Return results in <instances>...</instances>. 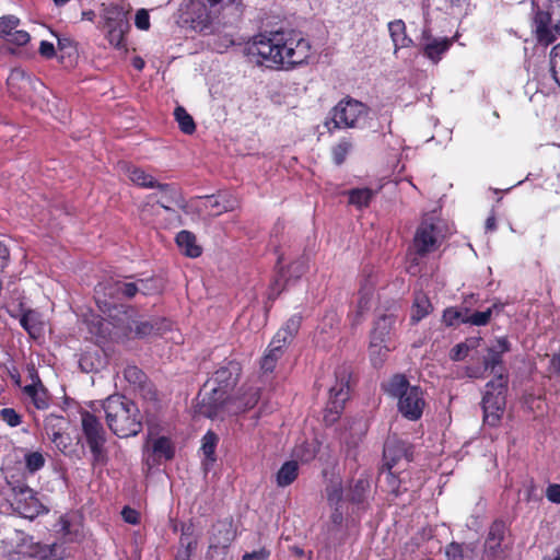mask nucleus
I'll return each instance as SVG.
<instances>
[{
    "instance_id": "nucleus-1",
    "label": "nucleus",
    "mask_w": 560,
    "mask_h": 560,
    "mask_svg": "<svg viewBox=\"0 0 560 560\" xmlns=\"http://www.w3.org/2000/svg\"><path fill=\"white\" fill-rule=\"evenodd\" d=\"M248 55L258 57L257 63L269 68L275 66L290 68L302 65L308 59L311 45L294 32L259 34L248 46Z\"/></svg>"
},
{
    "instance_id": "nucleus-2",
    "label": "nucleus",
    "mask_w": 560,
    "mask_h": 560,
    "mask_svg": "<svg viewBox=\"0 0 560 560\" xmlns=\"http://www.w3.org/2000/svg\"><path fill=\"white\" fill-rule=\"evenodd\" d=\"M108 429L118 438L135 436L142 430V416L136 402L114 394L102 401Z\"/></svg>"
},
{
    "instance_id": "nucleus-3",
    "label": "nucleus",
    "mask_w": 560,
    "mask_h": 560,
    "mask_svg": "<svg viewBox=\"0 0 560 560\" xmlns=\"http://www.w3.org/2000/svg\"><path fill=\"white\" fill-rule=\"evenodd\" d=\"M96 304L100 311L106 314L112 320L113 325L120 327V318L118 314L128 316V313L132 311L130 306L118 304V301L122 299H132L138 293V284L136 282H125L120 280L107 281L100 283L95 290Z\"/></svg>"
},
{
    "instance_id": "nucleus-4",
    "label": "nucleus",
    "mask_w": 560,
    "mask_h": 560,
    "mask_svg": "<svg viewBox=\"0 0 560 560\" xmlns=\"http://www.w3.org/2000/svg\"><path fill=\"white\" fill-rule=\"evenodd\" d=\"M132 183L141 188H153L154 191L148 196L149 200L160 205L168 214L172 221L180 224L179 214L172 208L176 206L184 209L186 201L179 188L174 184H160L153 177H130Z\"/></svg>"
},
{
    "instance_id": "nucleus-5",
    "label": "nucleus",
    "mask_w": 560,
    "mask_h": 560,
    "mask_svg": "<svg viewBox=\"0 0 560 560\" xmlns=\"http://www.w3.org/2000/svg\"><path fill=\"white\" fill-rule=\"evenodd\" d=\"M509 385L508 373H500L485 386L482 396L483 420L490 427H497L503 416L506 405Z\"/></svg>"
},
{
    "instance_id": "nucleus-6",
    "label": "nucleus",
    "mask_w": 560,
    "mask_h": 560,
    "mask_svg": "<svg viewBox=\"0 0 560 560\" xmlns=\"http://www.w3.org/2000/svg\"><path fill=\"white\" fill-rule=\"evenodd\" d=\"M81 430L91 452V464L93 467L106 465L108 460L105 447L107 441L106 431L101 420L92 412L82 410L80 412Z\"/></svg>"
},
{
    "instance_id": "nucleus-7",
    "label": "nucleus",
    "mask_w": 560,
    "mask_h": 560,
    "mask_svg": "<svg viewBox=\"0 0 560 560\" xmlns=\"http://www.w3.org/2000/svg\"><path fill=\"white\" fill-rule=\"evenodd\" d=\"M534 16V32L540 45L552 44L560 35V0H548L546 9L536 7Z\"/></svg>"
},
{
    "instance_id": "nucleus-8",
    "label": "nucleus",
    "mask_w": 560,
    "mask_h": 560,
    "mask_svg": "<svg viewBox=\"0 0 560 560\" xmlns=\"http://www.w3.org/2000/svg\"><path fill=\"white\" fill-rule=\"evenodd\" d=\"M335 377L336 383L329 389V398L324 411V421L328 425L334 424L340 418L350 396V369L346 365L337 368Z\"/></svg>"
},
{
    "instance_id": "nucleus-9",
    "label": "nucleus",
    "mask_w": 560,
    "mask_h": 560,
    "mask_svg": "<svg viewBox=\"0 0 560 560\" xmlns=\"http://www.w3.org/2000/svg\"><path fill=\"white\" fill-rule=\"evenodd\" d=\"M12 490V505L23 517L34 520L39 515L47 514L48 508L39 500L37 492L27 486L26 482L18 480L8 482Z\"/></svg>"
},
{
    "instance_id": "nucleus-10",
    "label": "nucleus",
    "mask_w": 560,
    "mask_h": 560,
    "mask_svg": "<svg viewBox=\"0 0 560 560\" xmlns=\"http://www.w3.org/2000/svg\"><path fill=\"white\" fill-rule=\"evenodd\" d=\"M330 114V121L325 122L329 131H331L330 122L334 124V128H357L361 120L368 118L369 108L362 102L348 97L340 101Z\"/></svg>"
},
{
    "instance_id": "nucleus-11",
    "label": "nucleus",
    "mask_w": 560,
    "mask_h": 560,
    "mask_svg": "<svg viewBox=\"0 0 560 560\" xmlns=\"http://www.w3.org/2000/svg\"><path fill=\"white\" fill-rule=\"evenodd\" d=\"M207 10L208 21L218 22L223 25L236 23L244 13L242 0H202Z\"/></svg>"
},
{
    "instance_id": "nucleus-12",
    "label": "nucleus",
    "mask_w": 560,
    "mask_h": 560,
    "mask_svg": "<svg viewBox=\"0 0 560 560\" xmlns=\"http://www.w3.org/2000/svg\"><path fill=\"white\" fill-rule=\"evenodd\" d=\"M235 538L236 528L232 517L217 521L211 527L208 557L213 559L219 553H225Z\"/></svg>"
},
{
    "instance_id": "nucleus-13",
    "label": "nucleus",
    "mask_w": 560,
    "mask_h": 560,
    "mask_svg": "<svg viewBox=\"0 0 560 560\" xmlns=\"http://www.w3.org/2000/svg\"><path fill=\"white\" fill-rule=\"evenodd\" d=\"M230 394L210 387V392L201 398L198 405V411L209 419L223 418L225 415H230Z\"/></svg>"
},
{
    "instance_id": "nucleus-14",
    "label": "nucleus",
    "mask_w": 560,
    "mask_h": 560,
    "mask_svg": "<svg viewBox=\"0 0 560 560\" xmlns=\"http://www.w3.org/2000/svg\"><path fill=\"white\" fill-rule=\"evenodd\" d=\"M242 372L241 364L234 360H230L220 365L212 376L205 383L203 387H214L219 390L230 392L235 387Z\"/></svg>"
},
{
    "instance_id": "nucleus-15",
    "label": "nucleus",
    "mask_w": 560,
    "mask_h": 560,
    "mask_svg": "<svg viewBox=\"0 0 560 560\" xmlns=\"http://www.w3.org/2000/svg\"><path fill=\"white\" fill-rule=\"evenodd\" d=\"M438 235V226L432 220L423 219L413 237V246L417 255L423 257L433 252L436 248Z\"/></svg>"
},
{
    "instance_id": "nucleus-16",
    "label": "nucleus",
    "mask_w": 560,
    "mask_h": 560,
    "mask_svg": "<svg viewBox=\"0 0 560 560\" xmlns=\"http://www.w3.org/2000/svg\"><path fill=\"white\" fill-rule=\"evenodd\" d=\"M425 401L422 389L419 386H412L398 399V410L408 420H419L423 413Z\"/></svg>"
},
{
    "instance_id": "nucleus-17",
    "label": "nucleus",
    "mask_w": 560,
    "mask_h": 560,
    "mask_svg": "<svg viewBox=\"0 0 560 560\" xmlns=\"http://www.w3.org/2000/svg\"><path fill=\"white\" fill-rule=\"evenodd\" d=\"M506 524L502 520H495L489 527L485 541V553L491 560L501 559L504 555L502 542L505 538Z\"/></svg>"
},
{
    "instance_id": "nucleus-18",
    "label": "nucleus",
    "mask_w": 560,
    "mask_h": 560,
    "mask_svg": "<svg viewBox=\"0 0 560 560\" xmlns=\"http://www.w3.org/2000/svg\"><path fill=\"white\" fill-rule=\"evenodd\" d=\"M108 40L116 48L124 46V33L129 27L122 9L114 5L107 10Z\"/></svg>"
},
{
    "instance_id": "nucleus-19",
    "label": "nucleus",
    "mask_w": 560,
    "mask_h": 560,
    "mask_svg": "<svg viewBox=\"0 0 560 560\" xmlns=\"http://www.w3.org/2000/svg\"><path fill=\"white\" fill-rule=\"evenodd\" d=\"M259 399L260 389L258 387H242L237 396L231 397L230 415L236 416L253 409L258 404Z\"/></svg>"
},
{
    "instance_id": "nucleus-20",
    "label": "nucleus",
    "mask_w": 560,
    "mask_h": 560,
    "mask_svg": "<svg viewBox=\"0 0 560 560\" xmlns=\"http://www.w3.org/2000/svg\"><path fill=\"white\" fill-rule=\"evenodd\" d=\"M402 458L410 462L405 444L400 441H387L383 450V469H393Z\"/></svg>"
},
{
    "instance_id": "nucleus-21",
    "label": "nucleus",
    "mask_w": 560,
    "mask_h": 560,
    "mask_svg": "<svg viewBox=\"0 0 560 560\" xmlns=\"http://www.w3.org/2000/svg\"><path fill=\"white\" fill-rule=\"evenodd\" d=\"M171 329V322L166 318H154L152 320L139 322L135 327V335L144 338L161 335Z\"/></svg>"
},
{
    "instance_id": "nucleus-22",
    "label": "nucleus",
    "mask_w": 560,
    "mask_h": 560,
    "mask_svg": "<svg viewBox=\"0 0 560 560\" xmlns=\"http://www.w3.org/2000/svg\"><path fill=\"white\" fill-rule=\"evenodd\" d=\"M197 546L198 541L194 537L192 525H183L179 537V548L174 560H190V557Z\"/></svg>"
},
{
    "instance_id": "nucleus-23",
    "label": "nucleus",
    "mask_w": 560,
    "mask_h": 560,
    "mask_svg": "<svg viewBox=\"0 0 560 560\" xmlns=\"http://www.w3.org/2000/svg\"><path fill=\"white\" fill-rule=\"evenodd\" d=\"M370 479L361 476L349 485L346 498L352 504H363L370 493Z\"/></svg>"
},
{
    "instance_id": "nucleus-24",
    "label": "nucleus",
    "mask_w": 560,
    "mask_h": 560,
    "mask_svg": "<svg viewBox=\"0 0 560 560\" xmlns=\"http://www.w3.org/2000/svg\"><path fill=\"white\" fill-rule=\"evenodd\" d=\"M176 245L180 252L190 258H197L202 254V248L197 244L196 235L187 230L177 233L175 237Z\"/></svg>"
},
{
    "instance_id": "nucleus-25",
    "label": "nucleus",
    "mask_w": 560,
    "mask_h": 560,
    "mask_svg": "<svg viewBox=\"0 0 560 560\" xmlns=\"http://www.w3.org/2000/svg\"><path fill=\"white\" fill-rule=\"evenodd\" d=\"M433 311V305L429 296L424 292H416L413 302L411 305L410 323L412 325L418 324Z\"/></svg>"
},
{
    "instance_id": "nucleus-26",
    "label": "nucleus",
    "mask_w": 560,
    "mask_h": 560,
    "mask_svg": "<svg viewBox=\"0 0 560 560\" xmlns=\"http://www.w3.org/2000/svg\"><path fill=\"white\" fill-rule=\"evenodd\" d=\"M396 316L394 314H384L380 316L370 334V340L389 342L390 331L395 325Z\"/></svg>"
},
{
    "instance_id": "nucleus-27",
    "label": "nucleus",
    "mask_w": 560,
    "mask_h": 560,
    "mask_svg": "<svg viewBox=\"0 0 560 560\" xmlns=\"http://www.w3.org/2000/svg\"><path fill=\"white\" fill-rule=\"evenodd\" d=\"M423 37L427 42L423 44V54L434 63H436L441 56L450 48L452 42L448 38H431L425 33Z\"/></svg>"
},
{
    "instance_id": "nucleus-28",
    "label": "nucleus",
    "mask_w": 560,
    "mask_h": 560,
    "mask_svg": "<svg viewBox=\"0 0 560 560\" xmlns=\"http://www.w3.org/2000/svg\"><path fill=\"white\" fill-rule=\"evenodd\" d=\"M23 394L30 398L36 409L45 410L49 407V395L44 384H28L22 387Z\"/></svg>"
},
{
    "instance_id": "nucleus-29",
    "label": "nucleus",
    "mask_w": 560,
    "mask_h": 560,
    "mask_svg": "<svg viewBox=\"0 0 560 560\" xmlns=\"http://www.w3.org/2000/svg\"><path fill=\"white\" fill-rule=\"evenodd\" d=\"M125 380L132 385L135 388L139 390L147 392L148 394H153L152 384L148 381L147 374L136 365H128L124 370Z\"/></svg>"
},
{
    "instance_id": "nucleus-30",
    "label": "nucleus",
    "mask_w": 560,
    "mask_h": 560,
    "mask_svg": "<svg viewBox=\"0 0 560 560\" xmlns=\"http://www.w3.org/2000/svg\"><path fill=\"white\" fill-rule=\"evenodd\" d=\"M282 257L278 258L276 268H279L280 278H283L285 283L295 282L306 272L307 266L303 259H296L287 267L280 266Z\"/></svg>"
},
{
    "instance_id": "nucleus-31",
    "label": "nucleus",
    "mask_w": 560,
    "mask_h": 560,
    "mask_svg": "<svg viewBox=\"0 0 560 560\" xmlns=\"http://www.w3.org/2000/svg\"><path fill=\"white\" fill-rule=\"evenodd\" d=\"M394 349L395 347H392L389 342L370 340L369 355L372 365L375 369L382 368L387 360L388 353Z\"/></svg>"
},
{
    "instance_id": "nucleus-32",
    "label": "nucleus",
    "mask_w": 560,
    "mask_h": 560,
    "mask_svg": "<svg viewBox=\"0 0 560 560\" xmlns=\"http://www.w3.org/2000/svg\"><path fill=\"white\" fill-rule=\"evenodd\" d=\"M237 205L236 199L228 198L226 195L207 196L205 206L211 209L212 215H220L223 212L232 211Z\"/></svg>"
},
{
    "instance_id": "nucleus-33",
    "label": "nucleus",
    "mask_w": 560,
    "mask_h": 560,
    "mask_svg": "<svg viewBox=\"0 0 560 560\" xmlns=\"http://www.w3.org/2000/svg\"><path fill=\"white\" fill-rule=\"evenodd\" d=\"M298 476L299 463L296 460H288L278 470L276 483L281 488L288 487L296 480Z\"/></svg>"
},
{
    "instance_id": "nucleus-34",
    "label": "nucleus",
    "mask_w": 560,
    "mask_h": 560,
    "mask_svg": "<svg viewBox=\"0 0 560 560\" xmlns=\"http://www.w3.org/2000/svg\"><path fill=\"white\" fill-rule=\"evenodd\" d=\"M383 388L386 394L399 399L412 386L404 374H395L383 385Z\"/></svg>"
},
{
    "instance_id": "nucleus-35",
    "label": "nucleus",
    "mask_w": 560,
    "mask_h": 560,
    "mask_svg": "<svg viewBox=\"0 0 560 560\" xmlns=\"http://www.w3.org/2000/svg\"><path fill=\"white\" fill-rule=\"evenodd\" d=\"M7 81L13 94L16 92L26 91L33 83L32 78L23 69L20 68L13 69L10 72Z\"/></svg>"
},
{
    "instance_id": "nucleus-36",
    "label": "nucleus",
    "mask_w": 560,
    "mask_h": 560,
    "mask_svg": "<svg viewBox=\"0 0 560 560\" xmlns=\"http://www.w3.org/2000/svg\"><path fill=\"white\" fill-rule=\"evenodd\" d=\"M347 194L349 196V205H352L357 209L361 210L370 206L376 191L365 187L350 189L347 191Z\"/></svg>"
},
{
    "instance_id": "nucleus-37",
    "label": "nucleus",
    "mask_w": 560,
    "mask_h": 560,
    "mask_svg": "<svg viewBox=\"0 0 560 560\" xmlns=\"http://www.w3.org/2000/svg\"><path fill=\"white\" fill-rule=\"evenodd\" d=\"M152 453L159 459L172 460L175 456V446L167 436H159L152 443Z\"/></svg>"
},
{
    "instance_id": "nucleus-38",
    "label": "nucleus",
    "mask_w": 560,
    "mask_h": 560,
    "mask_svg": "<svg viewBox=\"0 0 560 560\" xmlns=\"http://www.w3.org/2000/svg\"><path fill=\"white\" fill-rule=\"evenodd\" d=\"M20 325L32 338H37L43 329L38 314L33 310H27L22 314Z\"/></svg>"
},
{
    "instance_id": "nucleus-39",
    "label": "nucleus",
    "mask_w": 560,
    "mask_h": 560,
    "mask_svg": "<svg viewBox=\"0 0 560 560\" xmlns=\"http://www.w3.org/2000/svg\"><path fill=\"white\" fill-rule=\"evenodd\" d=\"M383 475H384V482H385L383 488L385 491L394 494L395 497H398L407 490L406 488H404V489L401 488V479L398 476H396L392 471V469H387V468L383 469V466H382L380 469V476H383Z\"/></svg>"
},
{
    "instance_id": "nucleus-40",
    "label": "nucleus",
    "mask_w": 560,
    "mask_h": 560,
    "mask_svg": "<svg viewBox=\"0 0 560 560\" xmlns=\"http://www.w3.org/2000/svg\"><path fill=\"white\" fill-rule=\"evenodd\" d=\"M33 551L39 560H62L61 547L58 544H37Z\"/></svg>"
},
{
    "instance_id": "nucleus-41",
    "label": "nucleus",
    "mask_w": 560,
    "mask_h": 560,
    "mask_svg": "<svg viewBox=\"0 0 560 560\" xmlns=\"http://www.w3.org/2000/svg\"><path fill=\"white\" fill-rule=\"evenodd\" d=\"M283 350L280 347L273 346L271 342L268 346V349L265 355L261 358L260 368L264 372H273L276 369L278 360L282 357Z\"/></svg>"
},
{
    "instance_id": "nucleus-42",
    "label": "nucleus",
    "mask_w": 560,
    "mask_h": 560,
    "mask_svg": "<svg viewBox=\"0 0 560 560\" xmlns=\"http://www.w3.org/2000/svg\"><path fill=\"white\" fill-rule=\"evenodd\" d=\"M474 549L466 544L452 541L446 545L444 553L446 560H466Z\"/></svg>"
},
{
    "instance_id": "nucleus-43",
    "label": "nucleus",
    "mask_w": 560,
    "mask_h": 560,
    "mask_svg": "<svg viewBox=\"0 0 560 560\" xmlns=\"http://www.w3.org/2000/svg\"><path fill=\"white\" fill-rule=\"evenodd\" d=\"M175 120L178 122L179 129L186 133L191 135L196 130L194 118L187 113L183 106H177L174 110Z\"/></svg>"
},
{
    "instance_id": "nucleus-44",
    "label": "nucleus",
    "mask_w": 560,
    "mask_h": 560,
    "mask_svg": "<svg viewBox=\"0 0 560 560\" xmlns=\"http://www.w3.org/2000/svg\"><path fill=\"white\" fill-rule=\"evenodd\" d=\"M405 23L401 20H396L388 24V30L396 47H406L410 42L405 34Z\"/></svg>"
},
{
    "instance_id": "nucleus-45",
    "label": "nucleus",
    "mask_w": 560,
    "mask_h": 560,
    "mask_svg": "<svg viewBox=\"0 0 560 560\" xmlns=\"http://www.w3.org/2000/svg\"><path fill=\"white\" fill-rule=\"evenodd\" d=\"M201 451L205 457L210 460H215V448L219 442V436L213 431L209 430L202 438Z\"/></svg>"
},
{
    "instance_id": "nucleus-46",
    "label": "nucleus",
    "mask_w": 560,
    "mask_h": 560,
    "mask_svg": "<svg viewBox=\"0 0 560 560\" xmlns=\"http://www.w3.org/2000/svg\"><path fill=\"white\" fill-rule=\"evenodd\" d=\"M467 313H469L468 308L447 307L443 312L442 320L447 327L457 326L459 323L464 324Z\"/></svg>"
},
{
    "instance_id": "nucleus-47",
    "label": "nucleus",
    "mask_w": 560,
    "mask_h": 560,
    "mask_svg": "<svg viewBox=\"0 0 560 560\" xmlns=\"http://www.w3.org/2000/svg\"><path fill=\"white\" fill-rule=\"evenodd\" d=\"M483 366L485 370H490L492 373L497 371L499 368L500 373H506L504 364H503V355L498 351L488 349L487 355L483 358Z\"/></svg>"
},
{
    "instance_id": "nucleus-48",
    "label": "nucleus",
    "mask_w": 560,
    "mask_h": 560,
    "mask_svg": "<svg viewBox=\"0 0 560 560\" xmlns=\"http://www.w3.org/2000/svg\"><path fill=\"white\" fill-rule=\"evenodd\" d=\"M25 468L30 474L40 470L46 463V458L42 452H27L24 455Z\"/></svg>"
},
{
    "instance_id": "nucleus-49",
    "label": "nucleus",
    "mask_w": 560,
    "mask_h": 560,
    "mask_svg": "<svg viewBox=\"0 0 560 560\" xmlns=\"http://www.w3.org/2000/svg\"><path fill=\"white\" fill-rule=\"evenodd\" d=\"M326 498L329 506L341 505L343 501V488L341 482H331L326 487Z\"/></svg>"
},
{
    "instance_id": "nucleus-50",
    "label": "nucleus",
    "mask_w": 560,
    "mask_h": 560,
    "mask_svg": "<svg viewBox=\"0 0 560 560\" xmlns=\"http://www.w3.org/2000/svg\"><path fill=\"white\" fill-rule=\"evenodd\" d=\"M353 149V143L350 139L340 140L332 148V160L337 165L342 164L346 161V156Z\"/></svg>"
},
{
    "instance_id": "nucleus-51",
    "label": "nucleus",
    "mask_w": 560,
    "mask_h": 560,
    "mask_svg": "<svg viewBox=\"0 0 560 560\" xmlns=\"http://www.w3.org/2000/svg\"><path fill=\"white\" fill-rule=\"evenodd\" d=\"M549 69L552 79L560 86V43L549 54Z\"/></svg>"
},
{
    "instance_id": "nucleus-52",
    "label": "nucleus",
    "mask_w": 560,
    "mask_h": 560,
    "mask_svg": "<svg viewBox=\"0 0 560 560\" xmlns=\"http://www.w3.org/2000/svg\"><path fill=\"white\" fill-rule=\"evenodd\" d=\"M492 316V308L489 307L482 312H474L471 314L467 313L466 318L464 319V324H469L472 326H486L489 324Z\"/></svg>"
},
{
    "instance_id": "nucleus-53",
    "label": "nucleus",
    "mask_w": 560,
    "mask_h": 560,
    "mask_svg": "<svg viewBox=\"0 0 560 560\" xmlns=\"http://www.w3.org/2000/svg\"><path fill=\"white\" fill-rule=\"evenodd\" d=\"M20 25V19L14 15L0 18V37L8 38Z\"/></svg>"
},
{
    "instance_id": "nucleus-54",
    "label": "nucleus",
    "mask_w": 560,
    "mask_h": 560,
    "mask_svg": "<svg viewBox=\"0 0 560 560\" xmlns=\"http://www.w3.org/2000/svg\"><path fill=\"white\" fill-rule=\"evenodd\" d=\"M50 440L56 445V447L63 454H67L69 447L71 446V438L68 433L54 431L50 434Z\"/></svg>"
},
{
    "instance_id": "nucleus-55",
    "label": "nucleus",
    "mask_w": 560,
    "mask_h": 560,
    "mask_svg": "<svg viewBox=\"0 0 560 560\" xmlns=\"http://www.w3.org/2000/svg\"><path fill=\"white\" fill-rule=\"evenodd\" d=\"M376 287V276L371 271L366 272L363 270V279L360 282V292L372 294L374 293Z\"/></svg>"
},
{
    "instance_id": "nucleus-56",
    "label": "nucleus",
    "mask_w": 560,
    "mask_h": 560,
    "mask_svg": "<svg viewBox=\"0 0 560 560\" xmlns=\"http://www.w3.org/2000/svg\"><path fill=\"white\" fill-rule=\"evenodd\" d=\"M303 322V316L301 313L293 314L290 316L287 322L281 326L282 329L288 331L290 335H292L294 338L298 335L301 325Z\"/></svg>"
},
{
    "instance_id": "nucleus-57",
    "label": "nucleus",
    "mask_w": 560,
    "mask_h": 560,
    "mask_svg": "<svg viewBox=\"0 0 560 560\" xmlns=\"http://www.w3.org/2000/svg\"><path fill=\"white\" fill-rule=\"evenodd\" d=\"M0 417L9 427L12 428L22 423V417L13 408L1 409Z\"/></svg>"
},
{
    "instance_id": "nucleus-58",
    "label": "nucleus",
    "mask_w": 560,
    "mask_h": 560,
    "mask_svg": "<svg viewBox=\"0 0 560 560\" xmlns=\"http://www.w3.org/2000/svg\"><path fill=\"white\" fill-rule=\"evenodd\" d=\"M293 339L294 337L292 335L280 327L270 342L284 351V348L289 346Z\"/></svg>"
},
{
    "instance_id": "nucleus-59",
    "label": "nucleus",
    "mask_w": 560,
    "mask_h": 560,
    "mask_svg": "<svg viewBox=\"0 0 560 560\" xmlns=\"http://www.w3.org/2000/svg\"><path fill=\"white\" fill-rule=\"evenodd\" d=\"M469 350L470 347L466 342L457 343L455 347L452 348L450 352V358L453 361H462L468 355Z\"/></svg>"
},
{
    "instance_id": "nucleus-60",
    "label": "nucleus",
    "mask_w": 560,
    "mask_h": 560,
    "mask_svg": "<svg viewBox=\"0 0 560 560\" xmlns=\"http://www.w3.org/2000/svg\"><path fill=\"white\" fill-rule=\"evenodd\" d=\"M136 283L138 284V293L140 292L143 295H149L158 292L155 280L153 278L140 279Z\"/></svg>"
},
{
    "instance_id": "nucleus-61",
    "label": "nucleus",
    "mask_w": 560,
    "mask_h": 560,
    "mask_svg": "<svg viewBox=\"0 0 560 560\" xmlns=\"http://www.w3.org/2000/svg\"><path fill=\"white\" fill-rule=\"evenodd\" d=\"M30 34L26 31L15 30L11 36L7 38L8 43L14 44L16 46L26 45L30 42Z\"/></svg>"
},
{
    "instance_id": "nucleus-62",
    "label": "nucleus",
    "mask_w": 560,
    "mask_h": 560,
    "mask_svg": "<svg viewBox=\"0 0 560 560\" xmlns=\"http://www.w3.org/2000/svg\"><path fill=\"white\" fill-rule=\"evenodd\" d=\"M121 517L126 523L131 525H137L140 523V513L130 506L122 508Z\"/></svg>"
},
{
    "instance_id": "nucleus-63",
    "label": "nucleus",
    "mask_w": 560,
    "mask_h": 560,
    "mask_svg": "<svg viewBox=\"0 0 560 560\" xmlns=\"http://www.w3.org/2000/svg\"><path fill=\"white\" fill-rule=\"evenodd\" d=\"M270 556V551L266 548H260L259 550L253 552H246L242 560H268Z\"/></svg>"
},
{
    "instance_id": "nucleus-64",
    "label": "nucleus",
    "mask_w": 560,
    "mask_h": 560,
    "mask_svg": "<svg viewBox=\"0 0 560 560\" xmlns=\"http://www.w3.org/2000/svg\"><path fill=\"white\" fill-rule=\"evenodd\" d=\"M546 497L550 502L560 504V485H549L546 490Z\"/></svg>"
}]
</instances>
